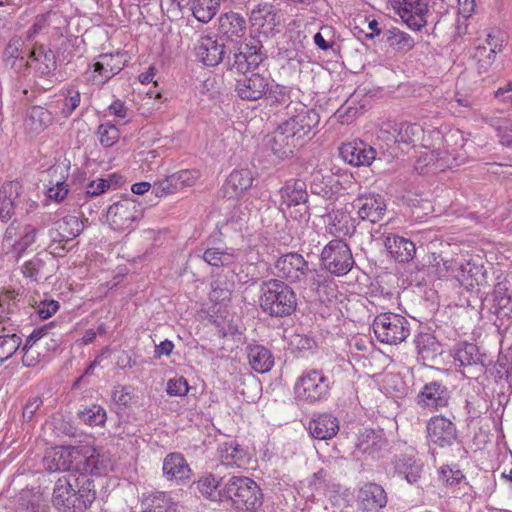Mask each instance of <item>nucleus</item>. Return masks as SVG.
I'll use <instances>...</instances> for the list:
<instances>
[{
    "label": "nucleus",
    "instance_id": "f257e3e1",
    "mask_svg": "<svg viewBox=\"0 0 512 512\" xmlns=\"http://www.w3.org/2000/svg\"><path fill=\"white\" fill-rule=\"evenodd\" d=\"M96 499L94 480L88 475L59 478L53 490V503L64 512H85Z\"/></svg>",
    "mask_w": 512,
    "mask_h": 512
},
{
    "label": "nucleus",
    "instance_id": "f03ea898",
    "mask_svg": "<svg viewBox=\"0 0 512 512\" xmlns=\"http://www.w3.org/2000/svg\"><path fill=\"white\" fill-rule=\"evenodd\" d=\"M258 304L264 314L272 318H286L297 309V294L286 282L270 278L259 285Z\"/></svg>",
    "mask_w": 512,
    "mask_h": 512
},
{
    "label": "nucleus",
    "instance_id": "7ed1b4c3",
    "mask_svg": "<svg viewBox=\"0 0 512 512\" xmlns=\"http://www.w3.org/2000/svg\"><path fill=\"white\" fill-rule=\"evenodd\" d=\"M28 66L31 81V95L27 100L35 99L40 94L52 89L57 81V58L54 51L44 44L35 43L28 51Z\"/></svg>",
    "mask_w": 512,
    "mask_h": 512
},
{
    "label": "nucleus",
    "instance_id": "20e7f679",
    "mask_svg": "<svg viewBox=\"0 0 512 512\" xmlns=\"http://www.w3.org/2000/svg\"><path fill=\"white\" fill-rule=\"evenodd\" d=\"M222 497L236 512H258L264 502L261 487L246 476L229 477Z\"/></svg>",
    "mask_w": 512,
    "mask_h": 512
},
{
    "label": "nucleus",
    "instance_id": "39448f33",
    "mask_svg": "<svg viewBox=\"0 0 512 512\" xmlns=\"http://www.w3.org/2000/svg\"><path fill=\"white\" fill-rule=\"evenodd\" d=\"M332 384L322 369L308 368L296 379L293 387L298 405H317L331 395Z\"/></svg>",
    "mask_w": 512,
    "mask_h": 512
},
{
    "label": "nucleus",
    "instance_id": "423d86ee",
    "mask_svg": "<svg viewBox=\"0 0 512 512\" xmlns=\"http://www.w3.org/2000/svg\"><path fill=\"white\" fill-rule=\"evenodd\" d=\"M267 57L260 35L251 33L244 41L236 42L233 49L229 50L226 67L230 71L250 72L258 69Z\"/></svg>",
    "mask_w": 512,
    "mask_h": 512
},
{
    "label": "nucleus",
    "instance_id": "0eeeda50",
    "mask_svg": "<svg viewBox=\"0 0 512 512\" xmlns=\"http://www.w3.org/2000/svg\"><path fill=\"white\" fill-rule=\"evenodd\" d=\"M272 274L288 285L305 283L311 274V265L298 252H287L280 255L272 265Z\"/></svg>",
    "mask_w": 512,
    "mask_h": 512
},
{
    "label": "nucleus",
    "instance_id": "6e6552de",
    "mask_svg": "<svg viewBox=\"0 0 512 512\" xmlns=\"http://www.w3.org/2000/svg\"><path fill=\"white\" fill-rule=\"evenodd\" d=\"M320 261L327 272L338 277L348 274L355 265L351 249L342 239L329 241L322 249Z\"/></svg>",
    "mask_w": 512,
    "mask_h": 512
},
{
    "label": "nucleus",
    "instance_id": "1a4fd4ad",
    "mask_svg": "<svg viewBox=\"0 0 512 512\" xmlns=\"http://www.w3.org/2000/svg\"><path fill=\"white\" fill-rule=\"evenodd\" d=\"M372 329L379 342L390 345L401 343L410 333L407 319L391 312L377 315L373 321Z\"/></svg>",
    "mask_w": 512,
    "mask_h": 512
},
{
    "label": "nucleus",
    "instance_id": "9d476101",
    "mask_svg": "<svg viewBox=\"0 0 512 512\" xmlns=\"http://www.w3.org/2000/svg\"><path fill=\"white\" fill-rule=\"evenodd\" d=\"M288 119L283 121L281 125L288 133H291L299 143L303 144L305 137L316 128L320 121L318 112L314 109L307 108L300 102H295L292 106L287 105Z\"/></svg>",
    "mask_w": 512,
    "mask_h": 512
},
{
    "label": "nucleus",
    "instance_id": "9b49d317",
    "mask_svg": "<svg viewBox=\"0 0 512 512\" xmlns=\"http://www.w3.org/2000/svg\"><path fill=\"white\" fill-rule=\"evenodd\" d=\"M143 217V207L133 198H123L109 206L106 214L115 231L133 230Z\"/></svg>",
    "mask_w": 512,
    "mask_h": 512
},
{
    "label": "nucleus",
    "instance_id": "f8f14e48",
    "mask_svg": "<svg viewBox=\"0 0 512 512\" xmlns=\"http://www.w3.org/2000/svg\"><path fill=\"white\" fill-rule=\"evenodd\" d=\"M197 59L208 67H215L220 63L227 62V48L225 41L218 35H202L194 47Z\"/></svg>",
    "mask_w": 512,
    "mask_h": 512
},
{
    "label": "nucleus",
    "instance_id": "ddd939ff",
    "mask_svg": "<svg viewBox=\"0 0 512 512\" xmlns=\"http://www.w3.org/2000/svg\"><path fill=\"white\" fill-rule=\"evenodd\" d=\"M239 73L242 76L236 79L234 87L237 97L244 101H257L266 95L269 75L254 71Z\"/></svg>",
    "mask_w": 512,
    "mask_h": 512
},
{
    "label": "nucleus",
    "instance_id": "4468645a",
    "mask_svg": "<svg viewBox=\"0 0 512 512\" xmlns=\"http://www.w3.org/2000/svg\"><path fill=\"white\" fill-rule=\"evenodd\" d=\"M123 68L124 62L120 54H101L92 69L86 71V81L92 85L103 86Z\"/></svg>",
    "mask_w": 512,
    "mask_h": 512
},
{
    "label": "nucleus",
    "instance_id": "2eb2a0df",
    "mask_svg": "<svg viewBox=\"0 0 512 512\" xmlns=\"http://www.w3.org/2000/svg\"><path fill=\"white\" fill-rule=\"evenodd\" d=\"M226 480L218 472H204L193 481L190 490L198 496L212 502H224L223 490L226 489Z\"/></svg>",
    "mask_w": 512,
    "mask_h": 512
},
{
    "label": "nucleus",
    "instance_id": "dca6fc26",
    "mask_svg": "<svg viewBox=\"0 0 512 512\" xmlns=\"http://www.w3.org/2000/svg\"><path fill=\"white\" fill-rule=\"evenodd\" d=\"M450 253L456 255V257L450 259V271L453 276L450 282L455 281L459 287L469 289L474 286V270L477 267L471 264V259L468 254H463L462 249L458 244L450 243Z\"/></svg>",
    "mask_w": 512,
    "mask_h": 512
},
{
    "label": "nucleus",
    "instance_id": "f3484780",
    "mask_svg": "<svg viewBox=\"0 0 512 512\" xmlns=\"http://www.w3.org/2000/svg\"><path fill=\"white\" fill-rule=\"evenodd\" d=\"M199 178L196 170H181L158 180L153 184L152 192L156 197L175 194L186 187H191Z\"/></svg>",
    "mask_w": 512,
    "mask_h": 512
},
{
    "label": "nucleus",
    "instance_id": "a211bd4d",
    "mask_svg": "<svg viewBox=\"0 0 512 512\" xmlns=\"http://www.w3.org/2000/svg\"><path fill=\"white\" fill-rule=\"evenodd\" d=\"M390 3L410 29L418 31L426 24L424 16L428 9L423 0H391Z\"/></svg>",
    "mask_w": 512,
    "mask_h": 512
},
{
    "label": "nucleus",
    "instance_id": "6ab92c4d",
    "mask_svg": "<svg viewBox=\"0 0 512 512\" xmlns=\"http://www.w3.org/2000/svg\"><path fill=\"white\" fill-rule=\"evenodd\" d=\"M353 207L357 209L359 219L377 223L383 219L387 205L382 195L368 193L359 195L353 201Z\"/></svg>",
    "mask_w": 512,
    "mask_h": 512
},
{
    "label": "nucleus",
    "instance_id": "aec40b11",
    "mask_svg": "<svg viewBox=\"0 0 512 512\" xmlns=\"http://www.w3.org/2000/svg\"><path fill=\"white\" fill-rule=\"evenodd\" d=\"M299 146H302V143H299L281 124L267 136L266 147L279 161L290 158Z\"/></svg>",
    "mask_w": 512,
    "mask_h": 512
},
{
    "label": "nucleus",
    "instance_id": "412c9836",
    "mask_svg": "<svg viewBox=\"0 0 512 512\" xmlns=\"http://www.w3.org/2000/svg\"><path fill=\"white\" fill-rule=\"evenodd\" d=\"M251 26L261 37L267 38L274 34L275 28L280 25V16L271 4H259L252 9L249 17Z\"/></svg>",
    "mask_w": 512,
    "mask_h": 512
},
{
    "label": "nucleus",
    "instance_id": "4be33fe9",
    "mask_svg": "<svg viewBox=\"0 0 512 512\" xmlns=\"http://www.w3.org/2000/svg\"><path fill=\"white\" fill-rule=\"evenodd\" d=\"M339 155L351 166H370L376 159V150L366 142L359 140L344 143L339 148Z\"/></svg>",
    "mask_w": 512,
    "mask_h": 512
},
{
    "label": "nucleus",
    "instance_id": "5701e85b",
    "mask_svg": "<svg viewBox=\"0 0 512 512\" xmlns=\"http://www.w3.org/2000/svg\"><path fill=\"white\" fill-rule=\"evenodd\" d=\"M162 474L167 481L183 485L191 478L192 470L182 453L171 452L163 459Z\"/></svg>",
    "mask_w": 512,
    "mask_h": 512
},
{
    "label": "nucleus",
    "instance_id": "b1692460",
    "mask_svg": "<svg viewBox=\"0 0 512 512\" xmlns=\"http://www.w3.org/2000/svg\"><path fill=\"white\" fill-rule=\"evenodd\" d=\"M279 195L281 198V209L305 205L309 198L307 183L299 178L288 179L279 189Z\"/></svg>",
    "mask_w": 512,
    "mask_h": 512
},
{
    "label": "nucleus",
    "instance_id": "393cba45",
    "mask_svg": "<svg viewBox=\"0 0 512 512\" xmlns=\"http://www.w3.org/2000/svg\"><path fill=\"white\" fill-rule=\"evenodd\" d=\"M53 123L52 113L45 107L33 105L27 108L24 116V132L30 138L38 136Z\"/></svg>",
    "mask_w": 512,
    "mask_h": 512
},
{
    "label": "nucleus",
    "instance_id": "a878e982",
    "mask_svg": "<svg viewBox=\"0 0 512 512\" xmlns=\"http://www.w3.org/2000/svg\"><path fill=\"white\" fill-rule=\"evenodd\" d=\"M307 428L313 438L329 440L339 431V420L331 413H318L309 420Z\"/></svg>",
    "mask_w": 512,
    "mask_h": 512
},
{
    "label": "nucleus",
    "instance_id": "bb28decb",
    "mask_svg": "<svg viewBox=\"0 0 512 512\" xmlns=\"http://www.w3.org/2000/svg\"><path fill=\"white\" fill-rule=\"evenodd\" d=\"M417 402L423 407L438 410L448 405L446 386L437 381H432L423 386L417 395Z\"/></svg>",
    "mask_w": 512,
    "mask_h": 512
},
{
    "label": "nucleus",
    "instance_id": "cd10ccee",
    "mask_svg": "<svg viewBox=\"0 0 512 512\" xmlns=\"http://www.w3.org/2000/svg\"><path fill=\"white\" fill-rule=\"evenodd\" d=\"M83 228V221L79 217L66 215L54 222L50 237L53 241L68 242L79 236Z\"/></svg>",
    "mask_w": 512,
    "mask_h": 512
},
{
    "label": "nucleus",
    "instance_id": "c85d7f7f",
    "mask_svg": "<svg viewBox=\"0 0 512 512\" xmlns=\"http://www.w3.org/2000/svg\"><path fill=\"white\" fill-rule=\"evenodd\" d=\"M218 455L221 465L226 467H245L249 460V454L236 440H229L219 445Z\"/></svg>",
    "mask_w": 512,
    "mask_h": 512
},
{
    "label": "nucleus",
    "instance_id": "c756f323",
    "mask_svg": "<svg viewBox=\"0 0 512 512\" xmlns=\"http://www.w3.org/2000/svg\"><path fill=\"white\" fill-rule=\"evenodd\" d=\"M75 468L79 472V475L86 474L92 478V476L106 475L112 470V462L109 456L93 450L90 455L78 461Z\"/></svg>",
    "mask_w": 512,
    "mask_h": 512
},
{
    "label": "nucleus",
    "instance_id": "7c9ffc66",
    "mask_svg": "<svg viewBox=\"0 0 512 512\" xmlns=\"http://www.w3.org/2000/svg\"><path fill=\"white\" fill-rule=\"evenodd\" d=\"M247 29L246 19L239 13L227 12L219 18V37L233 41L234 38H242Z\"/></svg>",
    "mask_w": 512,
    "mask_h": 512
},
{
    "label": "nucleus",
    "instance_id": "2f4dec72",
    "mask_svg": "<svg viewBox=\"0 0 512 512\" xmlns=\"http://www.w3.org/2000/svg\"><path fill=\"white\" fill-rule=\"evenodd\" d=\"M358 501L365 511H377L385 507L387 495L383 487L376 483L364 484L358 493Z\"/></svg>",
    "mask_w": 512,
    "mask_h": 512
},
{
    "label": "nucleus",
    "instance_id": "473e14b6",
    "mask_svg": "<svg viewBox=\"0 0 512 512\" xmlns=\"http://www.w3.org/2000/svg\"><path fill=\"white\" fill-rule=\"evenodd\" d=\"M427 434L431 454L435 458L437 449H444L448 444V420L442 415L432 417L427 424Z\"/></svg>",
    "mask_w": 512,
    "mask_h": 512
},
{
    "label": "nucleus",
    "instance_id": "72a5a7b5",
    "mask_svg": "<svg viewBox=\"0 0 512 512\" xmlns=\"http://www.w3.org/2000/svg\"><path fill=\"white\" fill-rule=\"evenodd\" d=\"M392 463L394 473L409 484H414L421 478L423 465L413 455L400 454Z\"/></svg>",
    "mask_w": 512,
    "mask_h": 512
},
{
    "label": "nucleus",
    "instance_id": "f704fd0d",
    "mask_svg": "<svg viewBox=\"0 0 512 512\" xmlns=\"http://www.w3.org/2000/svg\"><path fill=\"white\" fill-rule=\"evenodd\" d=\"M246 354L251 369L257 373H267L274 366V355L264 345L248 344L246 346Z\"/></svg>",
    "mask_w": 512,
    "mask_h": 512
},
{
    "label": "nucleus",
    "instance_id": "c9c22d12",
    "mask_svg": "<svg viewBox=\"0 0 512 512\" xmlns=\"http://www.w3.org/2000/svg\"><path fill=\"white\" fill-rule=\"evenodd\" d=\"M384 245L390 256L399 263L412 260L416 253L415 244L411 240L398 235L387 236Z\"/></svg>",
    "mask_w": 512,
    "mask_h": 512
},
{
    "label": "nucleus",
    "instance_id": "e433bc0d",
    "mask_svg": "<svg viewBox=\"0 0 512 512\" xmlns=\"http://www.w3.org/2000/svg\"><path fill=\"white\" fill-rule=\"evenodd\" d=\"M386 445L387 441L380 432L364 428L358 435L356 449L362 454L375 458Z\"/></svg>",
    "mask_w": 512,
    "mask_h": 512
},
{
    "label": "nucleus",
    "instance_id": "4c0bfd02",
    "mask_svg": "<svg viewBox=\"0 0 512 512\" xmlns=\"http://www.w3.org/2000/svg\"><path fill=\"white\" fill-rule=\"evenodd\" d=\"M2 193L9 194L19 213L29 214L38 206L37 202L28 195L22 184L18 181H11L3 184Z\"/></svg>",
    "mask_w": 512,
    "mask_h": 512
},
{
    "label": "nucleus",
    "instance_id": "58836bf2",
    "mask_svg": "<svg viewBox=\"0 0 512 512\" xmlns=\"http://www.w3.org/2000/svg\"><path fill=\"white\" fill-rule=\"evenodd\" d=\"M252 183L253 176L250 170H233L225 181L224 196L229 198L238 197L251 188Z\"/></svg>",
    "mask_w": 512,
    "mask_h": 512
},
{
    "label": "nucleus",
    "instance_id": "ea45409f",
    "mask_svg": "<svg viewBox=\"0 0 512 512\" xmlns=\"http://www.w3.org/2000/svg\"><path fill=\"white\" fill-rule=\"evenodd\" d=\"M325 211L320 216L326 218L327 223L333 227L335 233L352 235L355 232L354 220L347 211L343 209H329V206L325 207Z\"/></svg>",
    "mask_w": 512,
    "mask_h": 512
},
{
    "label": "nucleus",
    "instance_id": "a19ab883",
    "mask_svg": "<svg viewBox=\"0 0 512 512\" xmlns=\"http://www.w3.org/2000/svg\"><path fill=\"white\" fill-rule=\"evenodd\" d=\"M43 462L49 472L70 470L73 463L70 447L61 446L53 449L44 456Z\"/></svg>",
    "mask_w": 512,
    "mask_h": 512
},
{
    "label": "nucleus",
    "instance_id": "79ce46f5",
    "mask_svg": "<svg viewBox=\"0 0 512 512\" xmlns=\"http://www.w3.org/2000/svg\"><path fill=\"white\" fill-rule=\"evenodd\" d=\"M237 254L234 249H221L211 247L203 252L202 259L212 267H229L237 260Z\"/></svg>",
    "mask_w": 512,
    "mask_h": 512
},
{
    "label": "nucleus",
    "instance_id": "37998d69",
    "mask_svg": "<svg viewBox=\"0 0 512 512\" xmlns=\"http://www.w3.org/2000/svg\"><path fill=\"white\" fill-rule=\"evenodd\" d=\"M211 292L209 298L215 304H226L231 300L235 288L234 280L227 276L218 275L211 283Z\"/></svg>",
    "mask_w": 512,
    "mask_h": 512
},
{
    "label": "nucleus",
    "instance_id": "c03bdc74",
    "mask_svg": "<svg viewBox=\"0 0 512 512\" xmlns=\"http://www.w3.org/2000/svg\"><path fill=\"white\" fill-rule=\"evenodd\" d=\"M380 41L388 44L393 50L402 52L411 50L415 45L413 38L398 28L385 30Z\"/></svg>",
    "mask_w": 512,
    "mask_h": 512
},
{
    "label": "nucleus",
    "instance_id": "a18cd8bd",
    "mask_svg": "<svg viewBox=\"0 0 512 512\" xmlns=\"http://www.w3.org/2000/svg\"><path fill=\"white\" fill-rule=\"evenodd\" d=\"M454 364L459 368H465L477 364L480 361L478 348L473 343H460L453 355Z\"/></svg>",
    "mask_w": 512,
    "mask_h": 512
},
{
    "label": "nucleus",
    "instance_id": "49530a36",
    "mask_svg": "<svg viewBox=\"0 0 512 512\" xmlns=\"http://www.w3.org/2000/svg\"><path fill=\"white\" fill-rule=\"evenodd\" d=\"M394 131L396 133L393 135L394 142L406 145H415L424 133L422 126L418 123H400Z\"/></svg>",
    "mask_w": 512,
    "mask_h": 512
},
{
    "label": "nucleus",
    "instance_id": "de8ad7c7",
    "mask_svg": "<svg viewBox=\"0 0 512 512\" xmlns=\"http://www.w3.org/2000/svg\"><path fill=\"white\" fill-rule=\"evenodd\" d=\"M39 229L32 224H26L23 227L21 237L11 245V252L18 261L27 251V249L36 241Z\"/></svg>",
    "mask_w": 512,
    "mask_h": 512
},
{
    "label": "nucleus",
    "instance_id": "09e8293b",
    "mask_svg": "<svg viewBox=\"0 0 512 512\" xmlns=\"http://www.w3.org/2000/svg\"><path fill=\"white\" fill-rule=\"evenodd\" d=\"M221 0H194L192 12L194 17L202 23H208L219 11Z\"/></svg>",
    "mask_w": 512,
    "mask_h": 512
},
{
    "label": "nucleus",
    "instance_id": "8fccbe9b",
    "mask_svg": "<svg viewBox=\"0 0 512 512\" xmlns=\"http://www.w3.org/2000/svg\"><path fill=\"white\" fill-rule=\"evenodd\" d=\"M58 96L62 99L63 104L61 107V114L63 117L68 118L72 115V113L79 107L81 102V93L79 90L73 86L69 85L67 87H63Z\"/></svg>",
    "mask_w": 512,
    "mask_h": 512
},
{
    "label": "nucleus",
    "instance_id": "3c124183",
    "mask_svg": "<svg viewBox=\"0 0 512 512\" xmlns=\"http://www.w3.org/2000/svg\"><path fill=\"white\" fill-rule=\"evenodd\" d=\"M309 188L312 195L320 196L325 200L335 199L336 193L330 185V177H325L321 172L311 174Z\"/></svg>",
    "mask_w": 512,
    "mask_h": 512
},
{
    "label": "nucleus",
    "instance_id": "603ef678",
    "mask_svg": "<svg viewBox=\"0 0 512 512\" xmlns=\"http://www.w3.org/2000/svg\"><path fill=\"white\" fill-rule=\"evenodd\" d=\"M28 51L25 40L15 35L5 45L1 54V60L26 59L28 58Z\"/></svg>",
    "mask_w": 512,
    "mask_h": 512
},
{
    "label": "nucleus",
    "instance_id": "864d4df0",
    "mask_svg": "<svg viewBox=\"0 0 512 512\" xmlns=\"http://www.w3.org/2000/svg\"><path fill=\"white\" fill-rule=\"evenodd\" d=\"M79 419L91 427L103 426L107 419L106 410L100 405H92L78 412Z\"/></svg>",
    "mask_w": 512,
    "mask_h": 512
},
{
    "label": "nucleus",
    "instance_id": "5fc2aeb1",
    "mask_svg": "<svg viewBox=\"0 0 512 512\" xmlns=\"http://www.w3.org/2000/svg\"><path fill=\"white\" fill-rule=\"evenodd\" d=\"M266 99L274 105H294L295 103L291 100V89L287 86L275 84H268V90L266 93Z\"/></svg>",
    "mask_w": 512,
    "mask_h": 512
},
{
    "label": "nucleus",
    "instance_id": "6e6d98bb",
    "mask_svg": "<svg viewBox=\"0 0 512 512\" xmlns=\"http://www.w3.org/2000/svg\"><path fill=\"white\" fill-rule=\"evenodd\" d=\"M479 74L486 73L495 61L496 54L486 45H478L472 55Z\"/></svg>",
    "mask_w": 512,
    "mask_h": 512
},
{
    "label": "nucleus",
    "instance_id": "4d7b16f0",
    "mask_svg": "<svg viewBox=\"0 0 512 512\" xmlns=\"http://www.w3.org/2000/svg\"><path fill=\"white\" fill-rule=\"evenodd\" d=\"M21 343L22 339L17 334L0 335V364L11 358Z\"/></svg>",
    "mask_w": 512,
    "mask_h": 512
},
{
    "label": "nucleus",
    "instance_id": "13d9d810",
    "mask_svg": "<svg viewBox=\"0 0 512 512\" xmlns=\"http://www.w3.org/2000/svg\"><path fill=\"white\" fill-rule=\"evenodd\" d=\"M96 134L100 144L105 148L112 147L120 137L119 129L111 123L100 124Z\"/></svg>",
    "mask_w": 512,
    "mask_h": 512
},
{
    "label": "nucleus",
    "instance_id": "bf43d9fd",
    "mask_svg": "<svg viewBox=\"0 0 512 512\" xmlns=\"http://www.w3.org/2000/svg\"><path fill=\"white\" fill-rule=\"evenodd\" d=\"M314 44L323 51H327L335 44V30L330 25L321 26L313 37Z\"/></svg>",
    "mask_w": 512,
    "mask_h": 512
},
{
    "label": "nucleus",
    "instance_id": "052dcab7",
    "mask_svg": "<svg viewBox=\"0 0 512 512\" xmlns=\"http://www.w3.org/2000/svg\"><path fill=\"white\" fill-rule=\"evenodd\" d=\"M45 265V261L37 255L24 263L22 273L32 281L38 282L39 278L43 274Z\"/></svg>",
    "mask_w": 512,
    "mask_h": 512
},
{
    "label": "nucleus",
    "instance_id": "680f3d73",
    "mask_svg": "<svg viewBox=\"0 0 512 512\" xmlns=\"http://www.w3.org/2000/svg\"><path fill=\"white\" fill-rule=\"evenodd\" d=\"M450 473V488H454L453 493L455 494V497L468 494L472 487L469 485L463 472L459 469L454 470L453 468H450Z\"/></svg>",
    "mask_w": 512,
    "mask_h": 512
},
{
    "label": "nucleus",
    "instance_id": "e2e57ef3",
    "mask_svg": "<svg viewBox=\"0 0 512 512\" xmlns=\"http://www.w3.org/2000/svg\"><path fill=\"white\" fill-rule=\"evenodd\" d=\"M78 46V37L61 38L56 54L61 61L69 63L75 55Z\"/></svg>",
    "mask_w": 512,
    "mask_h": 512
},
{
    "label": "nucleus",
    "instance_id": "0e129e2a",
    "mask_svg": "<svg viewBox=\"0 0 512 512\" xmlns=\"http://www.w3.org/2000/svg\"><path fill=\"white\" fill-rule=\"evenodd\" d=\"M309 286L312 290H314L319 297H321L322 292H326L327 289L333 290V283L328 279L327 276L320 274L317 269L311 267V274H309L308 279Z\"/></svg>",
    "mask_w": 512,
    "mask_h": 512
},
{
    "label": "nucleus",
    "instance_id": "69168bd1",
    "mask_svg": "<svg viewBox=\"0 0 512 512\" xmlns=\"http://www.w3.org/2000/svg\"><path fill=\"white\" fill-rule=\"evenodd\" d=\"M43 405V398L39 395L27 399L22 409V418L25 423H35L36 414Z\"/></svg>",
    "mask_w": 512,
    "mask_h": 512
},
{
    "label": "nucleus",
    "instance_id": "338daca9",
    "mask_svg": "<svg viewBox=\"0 0 512 512\" xmlns=\"http://www.w3.org/2000/svg\"><path fill=\"white\" fill-rule=\"evenodd\" d=\"M4 67L10 71L18 80L26 79L30 76V69L28 66V58L26 59H13L2 61Z\"/></svg>",
    "mask_w": 512,
    "mask_h": 512
},
{
    "label": "nucleus",
    "instance_id": "774afa93",
    "mask_svg": "<svg viewBox=\"0 0 512 512\" xmlns=\"http://www.w3.org/2000/svg\"><path fill=\"white\" fill-rule=\"evenodd\" d=\"M506 41L507 35L505 32L500 29H492L487 34L486 46L491 50V52L497 54L502 51Z\"/></svg>",
    "mask_w": 512,
    "mask_h": 512
}]
</instances>
